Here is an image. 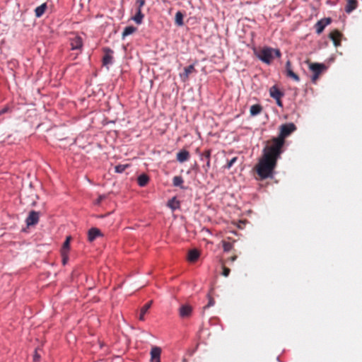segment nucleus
Masks as SVG:
<instances>
[{
    "label": "nucleus",
    "instance_id": "0eeeda50",
    "mask_svg": "<svg viewBox=\"0 0 362 362\" xmlns=\"http://www.w3.org/2000/svg\"><path fill=\"white\" fill-rule=\"evenodd\" d=\"M178 312L181 318L189 317L192 313V307L188 304L182 305L180 307Z\"/></svg>",
    "mask_w": 362,
    "mask_h": 362
},
{
    "label": "nucleus",
    "instance_id": "72a5a7b5",
    "mask_svg": "<svg viewBox=\"0 0 362 362\" xmlns=\"http://www.w3.org/2000/svg\"><path fill=\"white\" fill-rule=\"evenodd\" d=\"M10 112H11V108L8 105H6L0 110V115Z\"/></svg>",
    "mask_w": 362,
    "mask_h": 362
},
{
    "label": "nucleus",
    "instance_id": "9d476101",
    "mask_svg": "<svg viewBox=\"0 0 362 362\" xmlns=\"http://www.w3.org/2000/svg\"><path fill=\"white\" fill-rule=\"evenodd\" d=\"M70 45L71 47V49L76 50L79 49L81 50L83 47V40L82 38L79 36H75L73 38L70 39Z\"/></svg>",
    "mask_w": 362,
    "mask_h": 362
},
{
    "label": "nucleus",
    "instance_id": "6e6552de",
    "mask_svg": "<svg viewBox=\"0 0 362 362\" xmlns=\"http://www.w3.org/2000/svg\"><path fill=\"white\" fill-rule=\"evenodd\" d=\"M331 23L329 18H325L320 20L315 25L316 33L320 34L324 30L325 28Z\"/></svg>",
    "mask_w": 362,
    "mask_h": 362
},
{
    "label": "nucleus",
    "instance_id": "7ed1b4c3",
    "mask_svg": "<svg viewBox=\"0 0 362 362\" xmlns=\"http://www.w3.org/2000/svg\"><path fill=\"white\" fill-rule=\"evenodd\" d=\"M274 53L276 57H281L279 49H274L271 47H264L255 52V54L262 62L267 64H270L274 59Z\"/></svg>",
    "mask_w": 362,
    "mask_h": 362
},
{
    "label": "nucleus",
    "instance_id": "f8f14e48",
    "mask_svg": "<svg viewBox=\"0 0 362 362\" xmlns=\"http://www.w3.org/2000/svg\"><path fill=\"white\" fill-rule=\"evenodd\" d=\"M341 36V33L337 30H334L329 33V37L332 40L335 47L340 45Z\"/></svg>",
    "mask_w": 362,
    "mask_h": 362
},
{
    "label": "nucleus",
    "instance_id": "5701e85b",
    "mask_svg": "<svg viewBox=\"0 0 362 362\" xmlns=\"http://www.w3.org/2000/svg\"><path fill=\"white\" fill-rule=\"evenodd\" d=\"M167 205L174 211L180 207V202L175 197H173L168 202Z\"/></svg>",
    "mask_w": 362,
    "mask_h": 362
},
{
    "label": "nucleus",
    "instance_id": "393cba45",
    "mask_svg": "<svg viewBox=\"0 0 362 362\" xmlns=\"http://www.w3.org/2000/svg\"><path fill=\"white\" fill-rule=\"evenodd\" d=\"M144 17V15L142 13L141 10L137 9V12L132 19L136 24L139 25L142 23Z\"/></svg>",
    "mask_w": 362,
    "mask_h": 362
},
{
    "label": "nucleus",
    "instance_id": "20e7f679",
    "mask_svg": "<svg viewBox=\"0 0 362 362\" xmlns=\"http://www.w3.org/2000/svg\"><path fill=\"white\" fill-rule=\"evenodd\" d=\"M306 62L308 64L310 70L313 72L312 82L316 83L320 74L326 69V66L323 64L313 63L308 60Z\"/></svg>",
    "mask_w": 362,
    "mask_h": 362
},
{
    "label": "nucleus",
    "instance_id": "f3484780",
    "mask_svg": "<svg viewBox=\"0 0 362 362\" xmlns=\"http://www.w3.org/2000/svg\"><path fill=\"white\" fill-rule=\"evenodd\" d=\"M346 4L345 6V11L348 13L352 12L358 6L357 0H346Z\"/></svg>",
    "mask_w": 362,
    "mask_h": 362
},
{
    "label": "nucleus",
    "instance_id": "c85d7f7f",
    "mask_svg": "<svg viewBox=\"0 0 362 362\" xmlns=\"http://www.w3.org/2000/svg\"><path fill=\"white\" fill-rule=\"evenodd\" d=\"M175 23L177 25H182L184 24L183 23V14L180 11H177L175 13Z\"/></svg>",
    "mask_w": 362,
    "mask_h": 362
},
{
    "label": "nucleus",
    "instance_id": "aec40b11",
    "mask_svg": "<svg viewBox=\"0 0 362 362\" xmlns=\"http://www.w3.org/2000/svg\"><path fill=\"white\" fill-rule=\"evenodd\" d=\"M152 300L148 302L147 303H146L141 308V310H140V315H139V320H141V321H144V315L145 314L147 313V311L148 310V309L151 308V305H152Z\"/></svg>",
    "mask_w": 362,
    "mask_h": 362
},
{
    "label": "nucleus",
    "instance_id": "79ce46f5",
    "mask_svg": "<svg viewBox=\"0 0 362 362\" xmlns=\"http://www.w3.org/2000/svg\"><path fill=\"white\" fill-rule=\"evenodd\" d=\"M237 259V255H233L232 257H230L228 260L231 261V262H234L235 260Z\"/></svg>",
    "mask_w": 362,
    "mask_h": 362
},
{
    "label": "nucleus",
    "instance_id": "2eb2a0df",
    "mask_svg": "<svg viewBox=\"0 0 362 362\" xmlns=\"http://www.w3.org/2000/svg\"><path fill=\"white\" fill-rule=\"evenodd\" d=\"M269 95L274 99H279L284 95V93L281 91L277 86H273L269 89Z\"/></svg>",
    "mask_w": 362,
    "mask_h": 362
},
{
    "label": "nucleus",
    "instance_id": "473e14b6",
    "mask_svg": "<svg viewBox=\"0 0 362 362\" xmlns=\"http://www.w3.org/2000/svg\"><path fill=\"white\" fill-rule=\"evenodd\" d=\"M230 269L229 268L225 267L224 265H223L222 275L224 276L225 277H227L230 274Z\"/></svg>",
    "mask_w": 362,
    "mask_h": 362
},
{
    "label": "nucleus",
    "instance_id": "cd10ccee",
    "mask_svg": "<svg viewBox=\"0 0 362 362\" xmlns=\"http://www.w3.org/2000/svg\"><path fill=\"white\" fill-rule=\"evenodd\" d=\"M183 182H184V180L181 176H175L173 177V184L174 186L184 188L182 185Z\"/></svg>",
    "mask_w": 362,
    "mask_h": 362
},
{
    "label": "nucleus",
    "instance_id": "ea45409f",
    "mask_svg": "<svg viewBox=\"0 0 362 362\" xmlns=\"http://www.w3.org/2000/svg\"><path fill=\"white\" fill-rule=\"evenodd\" d=\"M40 355L37 353V351H35V355H34V357H33V360H34V362H37L40 359Z\"/></svg>",
    "mask_w": 362,
    "mask_h": 362
},
{
    "label": "nucleus",
    "instance_id": "b1692460",
    "mask_svg": "<svg viewBox=\"0 0 362 362\" xmlns=\"http://www.w3.org/2000/svg\"><path fill=\"white\" fill-rule=\"evenodd\" d=\"M262 110V107L260 105L256 104L250 107V112L252 116L259 115Z\"/></svg>",
    "mask_w": 362,
    "mask_h": 362
},
{
    "label": "nucleus",
    "instance_id": "c9c22d12",
    "mask_svg": "<svg viewBox=\"0 0 362 362\" xmlns=\"http://www.w3.org/2000/svg\"><path fill=\"white\" fill-rule=\"evenodd\" d=\"M215 301L213 298L209 297V303L204 307V309L211 307L214 305Z\"/></svg>",
    "mask_w": 362,
    "mask_h": 362
},
{
    "label": "nucleus",
    "instance_id": "ddd939ff",
    "mask_svg": "<svg viewBox=\"0 0 362 362\" xmlns=\"http://www.w3.org/2000/svg\"><path fill=\"white\" fill-rule=\"evenodd\" d=\"M161 349L159 347L154 346L151 350V362H160V356Z\"/></svg>",
    "mask_w": 362,
    "mask_h": 362
},
{
    "label": "nucleus",
    "instance_id": "4be33fe9",
    "mask_svg": "<svg viewBox=\"0 0 362 362\" xmlns=\"http://www.w3.org/2000/svg\"><path fill=\"white\" fill-rule=\"evenodd\" d=\"M71 237L67 236L64 243H63L62 247L61 249V254H65L68 253L70 247V241H71Z\"/></svg>",
    "mask_w": 362,
    "mask_h": 362
},
{
    "label": "nucleus",
    "instance_id": "c756f323",
    "mask_svg": "<svg viewBox=\"0 0 362 362\" xmlns=\"http://www.w3.org/2000/svg\"><path fill=\"white\" fill-rule=\"evenodd\" d=\"M129 167V164H119L115 166V172L118 173H123L127 168Z\"/></svg>",
    "mask_w": 362,
    "mask_h": 362
},
{
    "label": "nucleus",
    "instance_id": "a878e982",
    "mask_svg": "<svg viewBox=\"0 0 362 362\" xmlns=\"http://www.w3.org/2000/svg\"><path fill=\"white\" fill-rule=\"evenodd\" d=\"M46 8V4H42V5L37 6L35 10V16L38 18L41 17L44 14Z\"/></svg>",
    "mask_w": 362,
    "mask_h": 362
},
{
    "label": "nucleus",
    "instance_id": "412c9836",
    "mask_svg": "<svg viewBox=\"0 0 362 362\" xmlns=\"http://www.w3.org/2000/svg\"><path fill=\"white\" fill-rule=\"evenodd\" d=\"M149 181V177L146 174H141L137 178L138 185L140 187H145Z\"/></svg>",
    "mask_w": 362,
    "mask_h": 362
},
{
    "label": "nucleus",
    "instance_id": "37998d69",
    "mask_svg": "<svg viewBox=\"0 0 362 362\" xmlns=\"http://www.w3.org/2000/svg\"><path fill=\"white\" fill-rule=\"evenodd\" d=\"M206 165L207 167L210 166V160H206Z\"/></svg>",
    "mask_w": 362,
    "mask_h": 362
},
{
    "label": "nucleus",
    "instance_id": "423d86ee",
    "mask_svg": "<svg viewBox=\"0 0 362 362\" xmlns=\"http://www.w3.org/2000/svg\"><path fill=\"white\" fill-rule=\"evenodd\" d=\"M103 52L105 53L103 58V64L104 66H107L109 64H112L113 57L112 54L114 53L113 50L109 47H104Z\"/></svg>",
    "mask_w": 362,
    "mask_h": 362
},
{
    "label": "nucleus",
    "instance_id": "4468645a",
    "mask_svg": "<svg viewBox=\"0 0 362 362\" xmlns=\"http://www.w3.org/2000/svg\"><path fill=\"white\" fill-rule=\"evenodd\" d=\"M189 152L185 149L180 151L176 156L177 160L180 163H184L189 159Z\"/></svg>",
    "mask_w": 362,
    "mask_h": 362
},
{
    "label": "nucleus",
    "instance_id": "a211bd4d",
    "mask_svg": "<svg viewBox=\"0 0 362 362\" xmlns=\"http://www.w3.org/2000/svg\"><path fill=\"white\" fill-rule=\"evenodd\" d=\"M101 235V232L99 229L96 228H93L89 230L88 231V240L92 242L97 237Z\"/></svg>",
    "mask_w": 362,
    "mask_h": 362
},
{
    "label": "nucleus",
    "instance_id": "39448f33",
    "mask_svg": "<svg viewBox=\"0 0 362 362\" xmlns=\"http://www.w3.org/2000/svg\"><path fill=\"white\" fill-rule=\"evenodd\" d=\"M296 130V127L293 123L284 124L279 127V134L277 138L285 142V139L290 136Z\"/></svg>",
    "mask_w": 362,
    "mask_h": 362
},
{
    "label": "nucleus",
    "instance_id": "9b49d317",
    "mask_svg": "<svg viewBox=\"0 0 362 362\" xmlns=\"http://www.w3.org/2000/svg\"><path fill=\"white\" fill-rule=\"evenodd\" d=\"M286 76L292 78L295 81H299L300 78L299 76L293 71L291 69V62L288 60L286 63Z\"/></svg>",
    "mask_w": 362,
    "mask_h": 362
},
{
    "label": "nucleus",
    "instance_id": "1a4fd4ad",
    "mask_svg": "<svg viewBox=\"0 0 362 362\" xmlns=\"http://www.w3.org/2000/svg\"><path fill=\"white\" fill-rule=\"evenodd\" d=\"M40 214L35 211H31L26 218V224L28 226H34L39 221Z\"/></svg>",
    "mask_w": 362,
    "mask_h": 362
},
{
    "label": "nucleus",
    "instance_id": "58836bf2",
    "mask_svg": "<svg viewBox=\"0 0 362 362\" xmlns=\"http://www.w3.org/2000/svg\"><path fill=\"white\" fill-rule=\"evenodd\" d=\"M105 198L104 195H100L97 200L95 201L96 204H100L103 199Z\"/></svg>",
    "mask_w": 362,
    "mask_h": 362
},
{
    "label": "nucleus",
    "instance_id": "bb28decb",
    "mask_svg": "<svg viewBox=\"0 0 362 362\" xmlns=\"http://www.w3.org/2000/svg\"><path fill=\"white\" fill-rule=\"evenodd\" d=\"M136 28L134 26H127L126 27L122 33V38H124L125 37L134 33L136 32Z\"/></svg>",
    "mask_w": 362,
    "mask_h": 362
},
{
    "label": "nucleus",
    "instance_id": "f257e3e1",
    "mask_svg": "<svg viewBox=\"0 0 362 362\" xmlns=\"http://www.w3.org/2000/svg\"><path fill=\"white\" fill-rule=\"evenodd\" d=\"M276 163L277 160L262 155L256 165L257 173L262 180L272 177Z\"/></svg>",
    "mask_w": 362,
    "mask_h": 362
},
{
    "label": "nucleus",
    "instance_id": "f03ea898",
    "mask_svg": "<svg viewBox=\"0 0 362 362\" xmlns=\"http://www.w3.org/2000/svg\"><path fill=\"white\" fill-rule=\"evenodd\" d=\"M284 141L273 137L266 142L262 155L277 160L284 151Z\"/></svg>",
    "mask_w": 362,
    "mask_h": 362
},
{
    "label": "nucleus",
    "instance_id": "f704fd0d",
    "mask_svg": "<svg viewBox=\"0 0 362 362\" xmlns=\"http://www.w3.org/2000/svg\"><path fill=\"white\" fill-rule=\"evenodd\" d=\"M210 156H211V151H206L202 154V159L203 160H210Z\"/></svg>",
    "mask_w": 362,
    "mask_h": 362
},
{
    "label": "nucleus",
    "instance_id": "2f4dec72",
    "mask_svg": "<svg viewBox=\"0 0 362 362\" xmlns=\"http://www.w3.org/2000/svg\"><path fill=\"white\" fill-rule=\"evenodd\" d=\"M145 0H136V4L137 6V9L141 10V8L145 5Z\"/></svg>",
    "mask_w": 362,
    "mask_h": 362
},
{
    "label": "nucleus",
    "instance_id": "e433bc0d",
    "mask_svg": "<svg viewBox=\"0 0 362 362\" xmlns=\"http://www.w3.org/2000/svg\"><path fill=\"white\" fill-rule=\"evenodd\" d=\"M237 160V158H233L230 161L228 162V164H227V168H230L232 167V165H233V163L236 161Z\"/></svg>",
    "mask_w": 362,
    "mask_h": 362
},
{
    "label": "nucleus",
    "instance_id": "6ab92c4d",
    "mask_svg": "<svg viewBox=\"0 0 362 362\" xmlns=\"http://www.w3.org/2000/svg\"><path fill=\"white\" fill-rule=\"evenodd\" d=\"M199 257V252L196 249H193L189 251L187 259L191 262H194L198 259Z\"/></svg>",
    "mask_w": 362,
    "mask_h": 362
},
{
    "label": "nucleus",
    "instance_id": "4c0bfd02",
    "mask_svg": "<svg viewBox=\"0 0 362 362\" xmlns=\"http://www.w3.org/2000/svg\"><path fill=\"white\" fill-rule=\"evenodd\" d=\"M62 257V262L65 264L68 260V253L61 254Z\"/></svg>",
    "mask_w": 362,
    "mask_h": 362
},
{
    "label": "nucleus",
    "instance_id": "dca6fc26",
    "mask_svg": "<svg viewBox=\"0 0 362 362\" xmlns=\"http://www.w3.org/2000/svg\"><path fill=\"white\" fill-rule=\"evenodd\" d=\"M194 71V65H189L184 69L183 73L180 74V78L183 81H186L188 80L189 74Z\"/></svg>",
    "mask_w": 362,
    "mask_h": 362
},
{
    "label": "nucleus",
    "instance_id": "a19ab883",
    "mask_svg": "<svg viewBox=\"0 0 362 362\" xmlns=\"http://www.w3.org/2000/svg\"><path fill=\"white\" fill-rule=\"evenodd\" d=\"M276 101V104L279 107H283V103L281 101V98H279V99H275Z\"/></svg>",
    "mask_w": 362,
    "mask_h": 362
},
{
    "label": "nucleus",
    "instance_id": "7c9ffc66",
    "mask_svg": "<svg viewBox=\"0 0 362 362\" xmlns=\"http://www.w3.org/2000/svg\"><path fill=\"white\" fill-rule=\"evenodd\" d=\"M222 244H223V248L224 252H229L233 247V243H231L230 242L223 240V241H222Z\"/></svg>",
    "mask_w": 362,
    "mask_h": 362
}]
</instances>
